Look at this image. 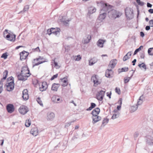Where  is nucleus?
Returning a JSON list of instances; mask_svg holds the SVG:
<instances>
[{
	"label": "nucleus",
	"instance_id": "ddd939ff",
	"mask_svg": "<svg viewBox=\"0 0 153 153\" xmlns=\"http://www.w3.org/2000/svg\"><path fill=\"white\" fill-rule=\"evenodd\" d=\"M62 82V86L65 87L67 86L68 84V81L67 77H65L60 79Z\"/></svg>",
	"mask_w": 153,
	"mask_h": 153
},
{
	"label": "nucleus",
	"instance_id": "2eb2a0df",
	"mask_svg": "<svg viewBox=\"0 0 153 153\" xmlns=\"http://www.w3.org/2000/svg\"><path fill=\"white\" fill-rule=\"evenodd\" d=\"M92 123L93 124L96 123L101 120V117L98 116H92Z\"/></svg>",
	"mask_w": 153,
	"mask_h": 153
},
{
	"label": "nucleus",
	"instance_id": "dca6fc26",
	"mask_svg": "<svg viewBox=\"0 0 153 153\" xmlns=\"http://www.w3.org/2000/svg\"><path fill=\"white\" fill-rule=\"evenodd\" d=\"M117 61L116 59H114L111 60L110 62L108 65V67L111 68H113L117 63Z\"/></svg>",
	"mask_w": 153,
	"mask_h": 153
},
{
	"label": "nucleus",
	"instance_id": "8fccbe9b",
	"mask_svg": "<svg viewBox=\"0 0 153 153\" xmlns=\"http://www.w3.org/2000/svg\"><path fill=\"white\" fill-rule=\"evenodd\" d=\"M115 91L116 93H117L118 94H120V88L116 87L115 88Z\"/></svg>",
	"mask_w": 153,
	"mask_h": 153
},
{
	"label": "nucleus",
	"instance_id": "4468645a",
	"mask_svg": "<svg viewBox=\"0 0 153 153\" xmlns=\"http://www.w3.org/2000/svg\"><path fill=\"white\" fill-rule=\"evenodd\" d=\"M14 84H11L8 83H6V88L8 91H11L13 90L14 88Z\"/></svg>",
	"mask_w": 153,
	"mask_h": 153
},
{
	"label": "nucleus",
	"instance_id": "de8ad7c7",
	"mask_svg": "<svg viewBox=\"0 0 153 153\" xmlns=\"http://www.w3.org/2000/svg\"><path fill=\"white\" fill-rule=\"evenodd\" d=\"M128 67L123 68L121 69L122 72H126L128 71Z\"/></svg>",
	"mask_w": 153,
	"mask_h": 153
},
{
	"label": "nucleus",
	"instance_id": "5701e85b",
	"mask_svg": "<svg viewBox=\"0 0 153 153\" xmlns=\"http://www.w3.org/2000/svg\"><path fill=\"white\" fill-rule=\"evenodd\" d=\"M105 42V40L100 39L97 42V46L100 48L103 47L104 43Z\"/></svg>",
	"mask_w": 153,
	"mask_h": 153
},
{
	"label": "nucleus",
	"instance_id": "412c9836",
	"mask_svg": "<svg viewBox=\"0 0 153 153\" xmlns=\"http://www.w3.org/2000/svg\"><path fill=\"white\" fill-rule=\"evenodd\" d=\"M6 109L7 111L10 113L13 112L15 110L14 106H6Z\"/></svg>",
	"mask_w": 153,
	"mask_h": 153
},
{
	"label": "nucleus",
	"instance_id": "e433bc0d",
	"mask_svg": "<svg viewBox=\"0 0 153 153\" xmlns=\"http://www.w3.org/2000/svg\"><path fill=\"white\" fill-rule=\"evenodd\" d=\"M31 124V121L30 119H28L26 120L25 123V126L26 127H29Z\"/></svg>",
	"mask_w": 153,
	"mask_h": 153
},
{
	"label": "nucleus",
	"instance_id": "603ef678",
	"mask_svg": "<svg viewBox=\"0 0 153 153\" xmlns=\"http://www.w3.org/2000/svg\"><path fill=\"white\" fill-rule=\"evenodd\" d=\"M139 135V133L137 132H135L134 134V138L137 137Z\"/></svg>",
	"mask_w": 153,
	"mask_h": 153
},
{
	"label": "nucleus",
	"instance_id": "4c0bfd02",
	"mask_svg": "<svg viewBox=\"0 0 153 153\" xmlns=\"http://www.w3.org/2000/svg\"><path fill=\"white\" fill-rule=\"evenodd\" d=\"M8 74V71L7 70H5L3 74V79H5L7 77Z\"/></svg>",
	"mask_w": 153,
	"mask_h": 153
},
{
	"label": "nucleus",
	"instance_id": "1a4fd4ad",
	"mask_svg": "<svg viewBox=\"0 0 153 153\" xmlns=\"http://www.w3.org/2000/svg\"><path fill=\"white\" fill-rule=\"evenodd\" d=\"M48 87V85L47 82H43L39 85V90L41 91H43L46 90Z\"/></svg>",
	"mask_w": 153,
	"mask_h": 153
},
{
	"label": "nucleus",
	"instance_id": "b1692460",
	"mask_svg": "<svg viewBox=\"0 0 153 153\" xmlns=\"http://www.w3.org/2000/svg\"><path fill=\"white\" fill-rule=\"evenodd\" d=\"M108 119L107 118H104L102 120V123L101 126L100 127L101 128H103L108 123Z\"/></svg>",
	"mask_w": 153,
	"mask_h": 153
},
{
	"label": "nucleus",
	"instance_id": "58836bf2",
	"mask_svg": "<svg viewBox=\"0 0 153 153\" xmlns=\"http://www.w3.org/2000/svg\"><path fill=\"white\" fill-rule=\"evenodd\" d=\"M74 58L75 61H79L81 59L82 57L80 55H78L74 56Z\"/></svg>",
	"mask_w": 153,
	"mask_h": 153
},
{
	"label": "nucleus",
	"instance_id": "c85d7f7f",
	"mask_svg": "<svg viewBox=\"0 0 153 153\" xmlns=\"http://www.w3.org/2000/svg\"><path fill=\"white\" fill-rule=\"evenodd\" d=\"M52 100L54 102H59L62 101L60 98L56 96H54L52 98Z\"/></svg>",
	"mask_w": 153,
	"mask_h": 153
},
{
	"label": "nucleus",
	"instance_id": "13d9d810",
	"mask_svg": "<svg viewBox=\"0 0 153 153\" xmlns=\"http://www.w3.org/2000/svg\"><path fill=\"white\" fill-rule=\"evenodd\" d=\"M136 62V59H134L132 62V65H135V63Z\"/></svg>",
	"mask_w": 153,
	"mask_h": 153
},
{
	"label": "nucleus",
	"instance_id": "6e6d98bb",
	"mask_svg": "<svg viewBox=\"0 0 153 153\" xmlns=\"http://www.w3.org/2000/svg\"><path fill=\"white\" fill-rule=\"evenodd\" d=\"M145 57V55L144 53H142L140 54V57L142 59H144Z\"/></svg>",
	"mask_w": 153,
	"mask_h": 153
},
{
	"label": "nucleus",
	"instance_id": "e2e57ef3",
	"mask_svg": "<svg viewBox=\"0 0 153 153\" xmlns=\"http://www.w3.org/2000/svg\"><path fill=\"white\" fill-rule=\"evenodd\" d=\"M23 47V46H18L16 47V49H19L20 48H22V47Z\"/></svg>",
	"mask_w": 153,
	"mask_h": 153
},
{
	"label": "nucleus",
	"instance_id": "393cba45",
	"mask_svg": "<svg viewBox=\"0 0 153 153\" xmlns=\"http://www.w3.org/2000/svg\"><path fill=\"white\" fill-rule=\"evenodd\" d=\"M7 83L14 84V78L12 76H10L7 79Z\"/></svg>",
	"mask_w": 153,
	"mask_h": 153
},
{
	"label": "nucleus",
	"instance_id": "9d476101",
	"mask_svg": "<svg viewBox=\"0 0 153 153\" xmlns=\"http://www.w3.org/2000/svg\"><path fill=\"white\" fill-rule=\"evenodd\" d=\"M105 92V90H101L99 92L97 95V99L99 100H102L103 99Z\"/></svg>",
	"mask_w": 153,
	"mask_h": 153
},
{
	"label": "nucleus",
	"instance_id": "20e7f679",
	"mask_svg": "<svg viewBox=\"0 0 153 153\" xmlns=\"http://www.w3.org/2000/svg\"><path fill=\"white\" fill-rule=\"evenodd\" d=\"M45 62L43 57L39 56L38 58L33 59V66H37Z\"/></svg>",
	"mask_w": 153,
	"mask_h": 153
},
{
	"label": "nucleus",
	"instance_id": "ea45409f",
	"mask_svg": "<svg viewBox=\"0 0 153 153\" xmlns=\"http://www.w3.org/2000/svg\"><path fill=\"white\" fill-rule=\"evenodd\" d=\"M143 46H140V47L137 49H136L134 53V55H135L137 54V53L140 51V50H141V49L143 48Z\"/></svg>",
	"mask_w": 153,
	"mask_h": 153
},
{
	"label": "nucleus",
	"instance_id": "09e8293b",
	"mask_svg": "<svg viewBox=\"0 0 153 153\" xmlns=\"http://www.w3.org/2000/svg\"><path fill=\"white\" fill-rule=\"evenodd\" d=\"M149 25L150 27H153V19L150 20L149 22Z\"/></svg>",
	"mask_w": 153,
	"mask_h": 153
},
{
	"label": "nucleus",
	"instance_id": "9b49d317",
	"mask_svg": "<svg viewBox=\"0 0 153 153\" xmlns=\"http://www.w3.org/2000/svg\"><path fill=\"white\" fill-rule=\"evenodd\" d=\"M29 54L28 53L25 51H23L20 53V59L21 60H23L26 59Z\"/></svg>",
	"mask_w": 153,
	"mask_h": 153
},
{
	"label": "nucleus",
	"instance_id": "69168bd1",
	"mask_svg": "<svg viewBox=\"0 0 153 153\" xmlns=\"http://www.w3.org/2000/svg\"><path fill=\"white\" fill-rule=\"evenodd\" d=\"M35 49L36 50V51H39V52L40 51L39 48V47H37L36 48H35Z\"/></svg>",
	"mask_w": 153,
	"mask_h": 153
},
{
	"label": "nucleus",
	"instance_id": "7ed1b4c3",
	"mask_svg": "<svg viewBox=\"0 0 153 153\" xmlns=\"http://www.w3.org/2000/svg\"><path fill=\"white\" fill-rule=\"evenodd\" d=\"M122 15V13L121 12L115 10H111L108 12V15L109 16L113 19L119 18Z\"/></svg>",
	"mask_w": 153,
	"mask_h": 153
},
{
	"label": "nucleus",
	"instance_id": "6ab92c4d",
	"mask_svg": "<svg viewBox=\"0 0 153 153\" xmlns=\"http://www.w3.org/2000/svg\"><path fill=\"white\" fill-rule=\"evenodd\" d=\"M100 110L99 108L94 109L91 112L92 116H97L100 112Z\"/></svg>",
	"mask_w": 153,
	"mask_h": 153
},
{
	"label": "nucleus",
	"instance_id": "a211bd4d",
	"mask_svg": "<svg viewBox=\"0 0 153 153\" xmlns=\"http://www.w3.org/2000/svg\"><path fill=\"white\" fill-rule=\"evenodd\" d=\"M22 97L25 100H27L29 98V95L27 89H24L23 91Z\"/></svg>",
	"mask_w": 153,
	"mask_h": 153
},
{
	"label": "nucleus",
	"instance_id": "a19ab883",
	"mask_svg": "<svg viewBox=\"0 0 153 153\" xmlns=\"http://www.w3.org/2000/svg\"><path fill=\"white\" fill-rule=\"evenodd\" d=\"M37 101L40 105H43V102L41 99L40 98L38 97L37 100Z\"/></svg>",
	"mask_w": 153,
	"mask_h": 153
},
{
	"label": "nucleus",
	"instance_id": "774afa93",
	"mask_svg": "<svg viewBox=\"0 0 153 153\" xmlns=\"http://www.w3.org/2000/svg\"><path fill=\"white\" fill-rule=\"evenodd\" d=\"M79 128V126H76L75 127V129H77Z\"/></svg>",
	"mask_w": 153,
	"mask_h": 153
},
{
	"label": "nucleus",
	"instance_id": "0e129e2a",
	"mask_svg": "<svg viewBox=\"0 0 153 153\" xmlns=\"http://www.w3.org/2000/svg\"><path fill=\"white\" fill-rule=\"evenodd\" d=\"M140 36L142 37H143L144 36V33L142 32H140Z\"/></svg>",
	"mask_w": 153,
	"mask_h": 153
},
{
	"label": "nucleus",
	"instance_id": "f8f14e48",
	"mask_svg": "<svg viewBox=\"0 0 153 153\" xmlns=\"http://www.w3.org/2000/svg\"><path fill=\"white\" fill-rule=\"evenodd\" d=\"M55 117L54 114L53 112H48L47 114L46 119L48 120L52 121Z\"/></svg>",
	"mask_w": 153,
	"mask_h": 153
},
{
	"label": "nucleus",
	"instance_id": "423d86ee",
	"mask_svg": "<svg viewBox=\"0 0 153 153\" xmlns=\"http://www.w3.org/2000/svg\"><path fill=\"white\" fill-rule=\"evenodd\" d=\"M91 79L94 82V86H97L101 83L100 80L98 76L96 75H94L92 76L91 77Z\"/></svg>",
	"mask_w": 153,
	"mask_h": 153
},
{
	"label": "nucleus",
	"instance_id": "c9c22d12",
	"mask_svg": "<svg viewBox=\"0 0 153 153\" xmlns=\"http://www.w3.org/2000/svg\"><path fill=\"white\" fill-rule=\"evenodd\" d=\"M148 53L149 55L153 56V47L149 48L148 50Z\"/></svg>",
	"mask_w": 153,
	"mask_h": 153
},
{
	"label": "nucleus",
	"instance_id": "a18cd8bd",
	"mask_svg": "<svg viewBox=\"0 0 153 153\" xmlns=\"http://www.w3.org/2000/svg\"><path fill=\"white\" fill-rule=\"evenodd\" d=\"M130 77H127L124 79V82L125 83H127L130 80Z\"/></svg>",
	"mask_w": 153,
	"mask_h": 153
},
{
	"label": "nucleus",
	"instance_id": "f257e3e1",
	"mask_svg": "<svg viewBox=\"0 0 153 153\" xmlns=\"http://www.w3.org/2000/svg\"><path fill=\"white\" fill-rule=\"evenodd\" d=\"M30 75L28 68L27 66L25 65L22 67L21 73L17 77L18 79L25 81L27 79Z\"/></svg>",
	"mask_w": 153,
	"mask_h": 153
},
{
	"label": "nucleus",
	"instance_id": "680f3d73",
	"mask_svg": "<svg viewBox=\"0 0 153 153\" xmlns=\"http://www.w3.org/2000/svg\"><path fill=\"white\" fill-rule=\"evenodd\" d=\"M150 29V26H146V30H149Z\"/></svg>",
	"mask_w": 153,
	"mask_h": 153
},
{
	"label": "nucleus",
	"instance_id": "bf43d9fd",
	"mask_svg": "<svg viewBox=\"0 0 153 153\" xmlns=\"http://www.w3.org/2000/svg\"><path fill=\"white\" fill-rule=\"evenodd\" d=\"M148 11L150 13H153V9H150Z\"/></svg>",
	"mask_w": 153,
	"mask_h": 153
},
{
	"label": "nucleus",
	"instance_id": "473e14b6",
	"mask_svg": "<svg viewBox=\"0 0 153 153\" xmlns=\"http://www.w3.org/2000/svg\"><path fill=\"white\" fill-rule=\"evenodd\" d=\"M120 113L114 114L112 116L111 119L112 120H114L119 117L120 115Z\"/></svg>",
	"mask_w": 153,
	"mask_h": 153
},
{
	"label": "nucleus",
	"instance_id": "c03bdc74",
	"mask_svg": "<svg viewBox=\"0 0 153 153\" xmlns=\"http://www.w3.org/2000/svg\"><path fill=\"white\" fill-rule=\"evenodd\" d=\"M7 56L8 55H7V53H4L2 54L1 57L2 58H3L4 59H6L7 58Z\"/></svg>",
	"mask_w": 153,
	"mask_h": 153
},
{
	"label": "nucleus",
	"instance_id": "bb28decb",
	"mask_svg": "<svg viewBox=\"0 0 153 153\" xmlns=\"http://www.w3.org/2000/svg\"><path fill=\"white\" fill-rule=\"evenodd\" d=\"M106 15V13H105L100 14L98 18V19L100 21H102L105 18Z\"/></svg>",
	"mask_w": 153,
	"mask_h": 153
},
{
	"label": "nucleus",
	"instance_id": "4be33fe9",
	"mask_svg": "<svg viewBox=\"0 0 153 153\" xmlns=\"http://www.w3.org/2000/svg\"><path fill=\"white\" fill-rule=\"evenodd\" d=\"M131 55V51L128 52L123 57V60L125 61L129 59Z\"/></svg>",
	"mask_w": 153,
	"mask_h": 153
},
{
	"label": "nucleus",
	"instance_id": "0eeeda50",
	"mask_svg": "<svg viewBox=\"0 0 153 153\" xmlns=\"http://www.w3.org/2000/svg\"><path fill=\"white\" fill-rule=\"evenodd\" d=\"M29 111V109L26 106H21L19 109V113L23 115L25 114Z\"/></svg>",
	"mask_w": 153,
	"mask_h": 153
},
{
	"label": "nucleus",
	"instance_id": "7c9ffc66",
	"mask_svg": "<svg viewBox=\"0 0 153 153\" xmlns=\"http://www.w3.org/2000/svg\"><path fill=\"white\" fill-rule=\"evenodd\" d=\"M144 98L143 95L141 96L137 102V105H141L143 102V99Z\"/></svg>",
	"mask_w": 153,
	"mask_h": 153
},
{
	"label": "nucleus",
	"instance_id": "aec40b11",
	"mask_svg": "<svg viewBox=\"0 0 153 153\" xmlns=\"http://www.w3.org/2000/svg\"><path fill=\"white\" fill-rule=\"evenodd\" d=\"M60 86V85L59 84L54 83L52 85L51 90L53 91H56Z\"/></svg>",
	"mask_w": 153,
	"mask_h": 153
},
{
	"label": "nucleus",
	"instance_id": "2f4dec72",
	"mask_svg": "<svg viewBox=\"0 0 153 153\" xmlns=\"http://www.w3.org/2000/svg\"><path fill=\"white\" fill-rule=\"evenodd\" d=\"M121 106H117V108L114 110V112L115 114L120 113L119 111L120 110Z\"/></svg>",
	"mask_w": 153,
	"mask_h": 153
},
{
	"label": "nucleus",
	"instance_id": "f704fd0d",
	"mask_svg": "<svg viewBox=\"0 0 153 153\" xmlns=\"http://www.w3.org/2000/svg\"><path fill=\"white\" fill-rule=\"evenodd\" d=\"M56 59V58H54L53 60V63L54 64V67L56 68H60V66L58 64L57 62L55 61Z\"/></svg>",
	"mask_w": 153,
	"mask_h": 153
},
{
	"label": "nucleus",
	"instance_id": "37998d69",
	"mask_svg": "<svg viewBox=\"0 0 153 153\" xmlns=\"http://www.w3.org/2000/svg\"><path fill=\"white\" fill-rule=\"evenodd\" d=\"M138 66L140 68H143L144 69H146V66L144 63H142L141 64H139Z\"/></svg>",
	"mask_w": 153,
	"mask_h": 153
},
{
	"label": "nucleus",
	"instance_id": "052dcab7",
	"mask_svg": "<svg viewBox=\"0 0 153 153\" xmlns=\"http://www.w3.org/2000/svg\"><path fill=\"white\" fill-rule=\"evenodd\" d=\"M152 5L150 3H147V6L148 7H152Z\"/></svg>",
	"mask_w": 153,
	"mask_h": 153
},
{
	"label": "nucleus",
	"instance_id": "5fc2aeb1",
	"mask_svg": "<svg viewBox=\"0 0 153 153\" xmlns=\"http://www.w3.org/2000/svg\"><path fill=\"white\" fill-rule=\"evenodd\" d=\"M117 103L118 105H121L122 104V98H120L119 99Z\"/></svg>",
	"mask_w": 153,
	"mask_h": 153
},
{
	"label": "nucleus",
	"instance_id": "cd10ccee",
	"mask_svg": "<svg viewBox=\"0 0 153 153\" xmlns=\"http://www.w3.org/2000/svg\"><path fill=\"white\" fill-rule=\"evenodd\" d=\"M113 72L111 69H107L105 72V75L107 77H109Z\"/></svg>",
	"mask_w": 153,
	"mask_h": 153
},
{
	"label": "nucleus",
	"instance_id": "f3484780",
	"mask_svg": "<svg viewBox=\"0 0 153 153\" xmlns=\"http://www.w3.org/2000/svg\"><path fill=\"white\" fill-rule=\"evenodd\" d=\"M38 132V130L36 127L32 128L30 131V133L34 136H36L37 135Z\"/></svg>",
	"mask_w": 153,
	"mask_h": 153
},
{
	"label": "nucleus",
	"instance_id": "39448f33",
	"mask_svg": "<svg viewBox=\"0 0 153 153\" xmlns=\"http://www.w3.org/2000/svg\"><path fill=\"white\" fill-rule=\"evenodd\" d=\"M60 32V29L59 28H51L47 30V33L49 35H50L53 33L55 35L59 34Z\"/></svg>",
	"mask_w": 153,
	"mask_h": 153
},
{
	"label": "nucleus",
	"instance_id": "4d7b16f0",
	"mask_svg": "<svg viewBox=\"0 0 153 153\" xmlns=\"http://www.w3.org/2000/svg\"><path fill=\"white\" fill-rule=\"evenodd\" d=\"M111 92H110V93L109 92H107V96L108 97H109L110 98H111Z\"/></svg>",
	"mask_w": 153,
	"mask_h": 153
},
{
	"label": "nucleus",
	"instance_id": "3c124183",
	"mask_svg": "<svg viewBox=\"0 0 153 153\" xmlns=\"http://www.w3.org/2000/svg\"><path fill=\"white\" fill-rule=\"evenodd\" d=\"M57 76H58V74H56L55 75H54L51 78V80H53L54 79L56 78H57Z\"/></svg>",
	"mask_w": 153,
	"mask_h": 153
},
{
	"label": "nucleus",
	"instance_id": "79ce46f5",
	"mask_svg": "<svg viewBox=\"0 0 153 153\" xmlns=\"http://www.w3.org/2000/svg\"><path fill=\"white\" fill-rule=\"evenodd\" d=\"M96 62V61L95 60H94L93 59H91L89 61V64L91 65L94 64Z\"/></svg>",
	"mask_w": 153,
	"mask_h": 153
},
{
	"label": "nucleus",
	"instance_id": "c756f323",
	"mask_svg": "<svg viewBox=\"0 0 153 153\" xmlns=\"http://www.w3.org/2000/svg\"><path fill=\"white\" fill-rule=\"evenodd\" d=\"M138 106H131L129 108L130 111L131 113L135 111L138 108Z\"/></svg>",
	"mask_w": 153,
	"mask_h": 153
},
{
	"label": "nucleus",
	"instance_id": "f03ea898",
	"mask_svg": "<svg viewBox=\"0 0 153 153\" xmlns=\"http://www.w3.org/2000/svg\"><path fill=\"white\" fill-rule=\"evenodd\" d=\"M3 36L7 39L10 41L14 42L16 39V35L12 33H9L8 30L6 29L3 32Z\"/></svg>",
	"mask_w": 153,
	"mask_h": 153
},
{
	"label": "nucleus",
	"instance_id": "864d4df0",
	"mask_svg": "<svg viewBox=\"0 0 153 153\" xmlns=\"http://www.w3.org/2000/svg\"><path fill=\"white\" fill-rule=\"evenodd\" d=\"M95 106H91L88 108L86 109L87 111H90L94 108Z\"/></svg>",
	"mask_w": 153,
	"mask_h": 153
},
{
	"label": "nucleus",
	"instance_id": "6e6552de",
	"mask_svg": "<svg viewBox=\"0 0 153 153\" xmlns=\"http://www.w3.org/2000/svg\"><path fill=\"white\" fill-rule=\"evenodd\" d=\"M145 139L147 144L149 145H153V138L151 136L147 135L145 137Z\"/></svg>",
	"mask_w": 153,
	"mask_h": 153
},
{
	"label": "nucleus",
	"instance_id": "49530a36",
	"mask_svg": "<svg viewBox=\"0 0 153 153\" xmlns=\"http://www.w3.org/2000/svg\"><path fill=\"white\" fill-rule=\"evenodd\" d=\"M74 122V121H71L65 124V127L66 128L67 127H68L71 125V123H72V122Z\"/></svg>",
	"mask_w": 153,
	"mask_h": 153
},
{
	"label": "nucleus",
	"instance_id": "72a5a7b5",
	"mask_svg": "<svg viewBox=\"0 0 153 153\" xmlns=\"http://www.w3.org/2000/svg\"><path fill=\"white\" fill-rule=\"evenodd\" d=\"M32 83L35 86L37 85L38 83V80L35 77L32 79Z\"/></svg>",
	"mask_w": 153,
	"mask_h": 153
},
{
	"label": "nucleus",
	"instance_id": "338daca9",
	"mask_svg": "<svg viewBox=\"0 0 153 153\" xmlns=\"http://www.w3.org/2000/svg\"><path fill=\"white\" fill-rule=\"evenodd\" d=\"M136 1L139 4H140V0H136Z\"/></svg>",
	"mask_w": 153,
	"mask_h": 153
},
{
	"label": "nucleus",
	"instance_id": "a878e982",
	"mask_svg": "<svg viewBox=\"0 0 153 153\" xmlns=\"http://www.w3.org/2000/svg\"><path fill=\"white\" fill-rule=\"evenodd\" d=\"M91 39V36L90 35H88L86 39H85L82 42L84 44H87L90 41Z\"/></svg>",
	"mask_w": 153,
	"mask_h": 153
}]
</instances>
